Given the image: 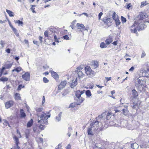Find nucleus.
<instances>
[{
  "label": "nucleus",
  "instance_id": "47",
  "mask_svg": "<svg viewBox=\"0 0 149 149\" xmlns=\"http://www.w3.org/2000/svg\"><path fill=\"white\" fill-rule=\"evenodd\" d=\"M63 38L64 39L66 40H69V38L68 37V36L67 35H66L63 36Z\"/></svg>",
  "mask_w": 149,
  "mask_h": 149
},
{
  "label": "nucleus",
  "instance_id": "63",
  "mask_svg": "<svg viewBox=\"0 0 149 149\" xmlns=\"http://www.w3.org/2000/svg\"><path fill=\"white\" fill-rule=\"evenodd\" d=\"M45 102V97L44 96H43L42 97V104L44 103Z\"/></svg>",
  "mask_w": 149,
  "mask_h": 149
},
{
  "label": "nucleus",
  "instance_id": "20",
  "mask_svg": "<svg viewBox=\"0 0 149 149\" xmlns=\"http://www.w3.org/2000/svg\"><path fill=\"white\" fill-rule=\"evenodd\" d=\"M93 127H91L88 128L87 132L88 135H93L92 132V129L93 128Z\"/></svg>",
  "mask_w": 149,
  "mask_h": 149
},
{
  "label": "nucleus",
  "instance_id": "4",
  "mask_svg": "<svg viewBox=\"0 0 149 149\" xmlns=\"http://www.w3.org/2000/svg\"><path fill=\"white\" fill-rule=\"evenodd\" d=\"M86 74L89 77H92L94 76L95 74V72L91 70V68L89 67H86L85 68Z\"/></svg>",
  "mask_w": 149,
  "mask_h": 149
},
{
  "label": "nucleus",
  "instance_id": "29",
  "mask_svg": "<svg viewBox=\"0 0 149 149\" xmlns=\"http://www.w3.org/2000/svg\"><path fill=\"white\" fill-rule=\"evenodd\" d=\"M14 22L15 24H18V25H21V26L23 24V22L22 21H21L20 20H14Z\"/></svg>",
  "mask_w": 149,
  "mask_h": 149
},
{
  "label": "nucleus",
  "instance_id": "49",
  "mask_svg": "<svg viewBox=\"0 0 149 149\" xmlns=\"http://www.w3.org/2000/svg\"><path fill=\"white\" fill-rule=\"evenodd\" d=\"M42 110H43V108H38L37 109H36V111L37 112H41V111H42Z\"/></svg>",
  "mask_w": 149,
  "mask_h": 149
},
{
  "label": "nucleus",
  "instance_id": "14",
  "mask_svg": "<svg viewBox=\"0 0 149 149\" xmlns=\"http://www.w3.org/2000/svg\"><path fill=\"white\" fill-rule=\"evenodd\" d=\"M132 94L134 98L137 97L138 96V93L137 91L135 89H133L132 91Z\"/></svg>",
  "mask_w": 149,
  "mask_h": 149
},
{
  "label": "nucleus",
  "instance_id": "53",
  "mask_svg": "<svg viewBox=\"0 0 149 149\" xmlns=\"http://www.w3.org/2000/svg\"><path fill=\"white\" fill-rule=\"evenodd\" d=\"M44 126L41 124H40L39 126L40 128L42 130H43L44 129Z\"/></svg>",
  "mask_w": 149,
  "mask_h": 149
},
{
  "label": "nucleus",
  "instance_id": "45",
  "mask_svg": "<svg viewBox=\"0 0 149 149\" xmlns=\"http://www.w3.org/2000/svg\"><path fill=\"white\" fill-rule=\"evenodd\" d=\"M35 6L33 5L32 6V7L31 8V10L33 13H36V12L34 10L35 8H34V7H35Z\"/></svg>",
  "mask_w": 149,
  "mask_h": 149
},
{
  "label": "nucleus",
  "instance_id": "52",
  "mask_svg": "<svg viewBox=\"0 0 149 149\" xmlns=\"http://www.w3.org/2000/svg\"><path fill=\"white\" fill-rule=\"evenodd\" d=\"M103 14V13L101 12L98 15V17H99V19H100L101 18V17L102 16V15Z\"/></svg>",
  "mask_w": 149,
  "mask_h": 149
},
{
  "label": "nucleus",
  "instance_id": "22",
  "mask_svg": "<svg viewBox=\"0 0 149 149\" xmlns=\"http://www.w3.org/2000/svg\"><path fill=\"white\" fill-rule=\"evenodd\" d=\"M139 146L137 144L134 143L131 144V147L133 149H137Z\"/></svg>",
  "mask_w": 149,
  "mask_h": 149
},
{
  "label": "nucleus",
  "instance_id": "39",
  "mask_svg": "<svg viewBox=\"0 0 149 149\" xmlns=\"http://www.w3.org/2000/svg\"><path fill=\"white\" fill-rule=\"evenodd\" d=\"M15 69L16 72H19L22 69V68L20 67H18Z\"/></svg>",
  "mask_w": 149,
  "mask_h": 149
},
{
  "label": "nucleus",
  "instance_id": "12",
  "mask_svg": "<svg viewBox=\"0 0 149 149\" xmlns=\"http://www.w3.org/2000/svg\"><path fill=\"white\" fill-rule=\"evenodd\" d=\"M98 121H95L94 123L93 122L90 124V126L93 127L96 126V128L94 129V130H97L98 129Z\"/></svg>",
  "mask_w": 149,
  "mask_h": 149
},
{
  "label": "nucleus",
  "instance_id": "16",
  "mask_svg": "<svg viewBox=\"0 0 149 149\" xmlns=\"http://www.w3.org/2000/svg\"><path fill=\"white\" fill-rule=\"evenodd\" d=\"M52 76L55 79H57L58 77V74L54 71H52L51 72Z\"/></svg>",
  "mask_w": 149,
  "mask_h": 149
},
{
  "label": "nucleus",
  "instance_id": "23",
  "mask_svg": "<svg viewBox=\"0 0 149 149\" xmlns=\"http://www.w3.org/2000/svg\"><path fill=\"white\" fill-rule=\"evenodd\" d=\"M112 41V38H109L105 40V42L106 43V44L109 45L111 43V42Z\"/></svg>",
  "mask_w": 149,
  "mask_h": 149
},
{
  "label": "nucleus",
  "instance_id": "27",
  "mask_svg": "<svg viewBox=\"0 0 149 149\" xmlns=\"http://www.w3.org/2000/svg\"><path fill=\"white\" fill-rule=\"evenodd\" d=\"M115 21L116 25L117 27L120 24L121 22L118 18H116V19Z\"/></svg>",
  "mask_w": 149,
  "mask_h": 149
},
{
  "label": "nucleus",
  "instance_id": "7",
  "mask_svg": "<svg viewBox=\"0 0 149 149\" xmlns=\"http://www.w3.org/2000/svg\"><path fill=\"white\" fill-rule=\"evenodd\" d=\"M22 78L26 81H29L30 79V74L28 72H26L22 76Z\"/></svg>",
  "mask_w": 149,
  "mask_h": 149
},
{
  "label": "nucleus",
  "instance_id": "8",
  "mask_svg": "<svg viewBox=\"0 0 149 149\" xmlns=\"http://www.w3.org/2000/svg\"><path fill=\"white\" fill-rule=\"evenodd\" d=\"M67 82L65 81H61L60 84L58 86V90H61L62 88H64L65 86L67 84Z\"/></svg>",
  "mask_w": 149,
  "mask_h": 149
},
{
  "label": "nucleus",
  "instance_id": "32",
  "mask_svg": "<svg viewBox=\"0 0 149 149\" xmlns=\"http://www.w3.org/2000/svg\"><path fill=\"white\" fill-rule=\"evenodd\" d=\"M100 47L101 48H106L107 46L104 42H102L100 45Z\"/></svg>",
  "mask_w": 149,
  "mask_h": 149
},
{
  "label": "nucleus",
  "instance_id": "37",
  "mask_svg": "<svg viewBox=\"0 0 149 149\" xmlns=\"http://www.w3.org/2000/svg\"><path fill=\"white\" fill-rule=\"evenodd\" d=\"M121 20L123 23H125L126 21V19L123 16L121 17Z\"/></svg>",
  "mask_w": 149,
  "mask_h": 149
},
{
  "label": "nucleus",
  "instance_id": "26",
  "mask_svg": "<svg viewBox=\"0 0 149 149\" xmlns=\"http://www.w3.org/2000/svg\"><path fill=\"white\" fill-rule=\"evenodd\" d=\"M8 78H7L5 77H2L0 79V81H6L8 80Z\"/></svg>",
  "mask_w": 149,
  "mask_h": 149
},
{
  "label": "nucleus",
  "instance_id": "38",
  "mask_svg": "<svg viewBox=\"0 0 149 149\" xmlns=\"http://www.w3.org/2000/svg\"><path fill=\"white\" fill-rule=\"evenodd\" d=\"M110 18H107L106 19H104L103 20V21L104 22V23H106V24H108L107 22L109 21V22L110 21Z\"/></svg>",
  "mask_w": 149,
  "mask_h": 149
},
{
  "label": "nucleus",
  "instance_id": "33",
  "mask_svg": "<svg viewBox=\"0 0 149 149\" xmlns=\"http://www.w3.org/2000/svg\"><path fill=\"white\" fill-rule=\"evenodd\" d=\"M86 95L88 97L91 95V92L89 90H87L86 91Z\"/></svg>",
  "mask_w": 149,
  "mask_h": 149
},
{
  "label": "nucleus",
  "instance_id": "59",
  "mask_svg": "<svg viewBox=\"0 0 149 149\" xmlns=\"http://www.w3.org/2000/svg\"><path fill=\"white\" fill-rule=\"evenodd\" d=\"M105 78L106 79L107 81H109L111 80V77H106Z\"/></svg>",
  "mask_w": 149,
  "mask_h": 149
},
{
  "label": "nucleus",
  "instance_id": "43",
  "mask_svg": "<svg viewBox=\"0 0 149 149\" xmlns=\"http://www.w3.org/2000/svg\"><path fill=\"white\" fill-rule=\"evenodd\" d=\"M15 140V144L16 145L18 144L19 143V139H18L16 136L14 137Z\"/></svg>",
  "mask_w": 149,
  "mask_h": 149
},
{
  "label": "nucleus",
  "instance_id": "36",
  "mask_svg": "<svg viewBox=\"0 0 149 149\" xmlns=\"http://www.w3.org/2000/svg\"><path fill=\"white\" fill-rule=\"evenodd\" d=\"M5 44L4 41L3 40H1L0 41V44L1 45V47L3 48L4 47V45Z\"/></svg>",
  "mask_w": 149,
  "mask_h": 149
},
{
  "label": "nucleus",
  "instance_id": "44",
  "mask_svg": "<svg viewBox=\"0 0 149 149\" xmlns=\"http://www.w3.org/2000/svg\"><path fill=\"white\" fill-rule=\"evenodd\" d=\"M43 81L45 83H47L49 82V80L46 77H44L43 78Z\"/></svg>",
  "mask_w": 149,
  "mask_h": 149
},
{
  "label": "nucleus",
  "instance_id": "50",
  "mask_svg": "<svg viewBox=\"0 0 149 149\" xmlns=\"http://www.w3.org/2000/svg\"><path fill=\"white\" fill-rule=\"evenodd\" d=\"M44 35L45 37H48L49 36H48V31H45V32H44Z\"/></svg>",
  "mask_w": 149,
  "mask_h": 149
},
{
  "label": "nucleus",
  "instance_id": "6",
  "mask_svg": "<svg viewBox=\"0 0 149 149\" xmlns=\"http://www.w3.org/2000/svg\"><path fill=\"white\" fill-rule=\"evenodd\" d=\"M148 17L147 15L145 13H140L138 16L136 17L135 21H140L143 19L147 18Z\"/></svg>",
  "mask_w": 149,
  "mask_h": 149
},
{
  "label": "nucleus",
  "instance_id": "1",
  "mask_svg": "<svg viewBox=\"0 0 149 149\" xmlns=\"http://www.w3.org/2000/svg\"><path fill=\"white\" fill-rule=\"evenodd\" d=\"M146 27V26L143 23L139 22V21H135L134 23L131 27V32L136 33L137 30L139 31L142 30Z\"/></svg>",
  "mask_w": 149,
  "mask_h": 149
},
{
  "label": "nucleus",
  "instance_id": "42",
  "mask_svg": "<svg viewBox=\"0 0 149 149\" xmlns=\"http://www.w3.org/2000/svg\"><path fill=\"white\" fill-rule=\"evenodd\" d=\"M62 146L61 145V144L59 143L57 146L55 148V149H62Z\"/></svg>",
  "mask_w": 149,
  "mask_h": 149
},
{
  "label": "nucleus",
  "instance_id": "2",
  "mask_svg": "<svg viewBox=\"0 0 149 149\" xmlns=\"http://www.w3.org/2000/svg\"><path fill=\"white\" fill-rule=\"evenodd\" d=\"M49 112H48L45 113L44 112H42V114L41 115L40 118L41 119H38V123L41 124H47L48 122L46 120L50 117V115H47V114H48Z\"/></svg>",
  "mask_w": 149,
  "mask_h": 149
},
{
  "label": "nucleus",
  "instance_id": "58",
  "mask_svg": "<svg viewBox=\"0 0 149 149\" xmlns=\"http://www.w3.org/2000/svg\"><path fill=\"white\" fill-rule=\"evenodd\" d=\"M5 69H6V67H5V66H4V67H3L2 68V69H1V73H2L3 72V70Z\"/></svg>",
  "mask_w": 149,
  "mask_h": 149
},
{
  "label": "nucleus",
  "instance_id": "64",
  "mask_svg": "<svg viewBox=\"0 0 149 149\" xmlns=\"http://www.w3.org/2000/svg\"><path fill=\"white\" fill-rule=\"evenodd\" d=\"M15 149H19V147L18 146V144L16 145V147H15Z\"/></svg>",
  "mask_w": 149,
  "mask_h": 149
},
{
  "label": "nucleus",
  "instance_id": "3",
  "mask_svg": "<svg viewBox=\"0 0 149 149\" xmlns=\"http://www.w3.org/2000/svg\"><path fill=\"white\" fill-rule=\"evenodd\" d=\"M85 91H77L75 92V95L77 98V105L80 104L84 101V99L81 97V95L84 93Z\"/></svg>",
  "mask_w": 149,
  "mask_h": 149
},
{
  "label": "nucleus",
  "instance_id": "46",
  "mask_svg": "<svg viewBox=\"0 0 149 149\" xmlns=\"http://www.w3.org/2000/svg\"><path fill=\"white\" fill-rule=\"evenodd\" d=\"M116 14L115 12L114 13L113 15V19L115 20L116 19V18H118L117 17H116Z\"/></svg>",
  "mask_w": 149,
  "mask_h": 149
},
{
  "label": "nucleus",
  "instance_id": "31",
  "mask_svg": "<svg viewBox=\"0 0 149 149\" xmlns=\"http://www.w3.org/2000/svg\"><path fill=\"white\" fill-rule=\"evenodd\" d=\"M72 130V128L71 127H68V133H67V135L69 137L71 136V132Z\"/></svg>",
  "mask_w": 149,
  "mask_h": 149
},
{
  "label": "nucleus",
  "instance_id": "19",
  "mask_svg": "<svg viewBox=\"0 0 149 149\" xmlns=\"http://www.w3.org/2000/svg\"><path fill=\"white\" fill-rule=\"evenodd\" d=\"M20 117L22 118H24L26 116L25 113L24 112V110L22 109L20 110Z\"/></svg>",
  "mask_w": 149,
  "mask_h": 149
},
{
  "label": "nucleus",
  "instance_id": "54",
  "mask_svg": "<svg viewBox=\"0 0 149 149\" xmlns=\"http://www.w3.org/2000/svg\"><path fill=\"white\" fill-rule=\"evenodd\" d=\"M6 52L8 53H10V49L9 48H7L6 50Z\"/></svg>",
  "mask_w": 149,
  "mask_h": 149
},
{
  "label": "nucleus",
  "instance_id": "48",
  "mask_svg": "<svg viewBox=\"0 0 149 149\" xmlns=\"http://www.w3.org/2000/svg\"><path fill=\"white\" fill-rule=\"evenodd\" d=\"M131 3H127L126 5L127 6L126 8L128 9H129L131 6Z\"/></svg>",
  "mask_w": 149,
  "mask_h": 149
},
{
  "label": "nucleus",
  "instance_id": "40",
  "mask_svg": "<svg viewBox=\"0 0 149 149\" xmlns=\"http://www.w3.org/2000/svg\"><path fill=\"white\" fill-rule=\"evenodd\" d=\"M24 87H25L24 86H22V84H20L18 86L17 90H20L22 88H24Z\"/></svg>",
  "mask_w": 149,
  "mask_h": 149
},
{
  "label": "nucleus",
  "instance_id": "17",
  "mask_svg": "<svg viewBox=\"0 0 149 149\" xmlns=\"http://www.w3.org/2000/svg\"><path fill=\"white\" fill-rule=\"evenodd\" d=\"M33 119H31V120L28 122L27 124V127H31L33 125Z\"/></svg>",
  "mask_w": 149,
  "mask_h": 149
},
{
  "label": "nucleus",
  "instance_id": "25",
  "mask_svg": "<svg viewBox=\"0 0 149 149\" xmlns=\"http://www.w3.org/2000/svg\"><path fill=\"white\" fill-rule=\"evenodd\" d=\"M20 94L19 93H16L15 95V100H20L21 97L20 96Z\"/></svg>",
  "mask_w": 149,
  "mask_h": 149
},
{
  "label": "nucleus",
  "instance_id": "15",
  "mask_svg": "<svg viewBox=\"0 0 149 149\" xmlns=\"http://www.w3.org/2000/svg\"><path fill=\"white\" fill-rule=\"evenodd\" d=\"M62 116V112H60L58 115L56 117L55 120L56 121L58 122L61 120Z\"/></svg>",
  "mask_w": 149,
  "mask_h": 149
},
{
  "label": "nucleus",
  "instance_id": "57",
  "mask_svg": "<svg viewBox=\"0 0 149 149\" xmlns=\"http://www.w3.org/2000/svg\"><path fill=\"white\" fill-rule=\"evenodd\" d=\"M146 56V54L144 52H142V55L141 56V58H143Z\"/></svg>",
  "mask_w": 149,
  "mask_h": 149
},
{
  "label": "nucleus",
  "instance_id": "21",
  "mask_svg": "<svg viewBox=\"0 0 149 149\" xmlns=\"http://www.w3.org/2000/svg\"><path fill=\"white\" fill-rule=\"evenodd\" d=\"M6 12H7V13L10 17L14 16V13L12 11L6 9Z\"/></svg>",
  "mask_w": 149,
  "mask_h": 149
},
{
  "label": "nucleus",
  "instance_id": "56",
  "mask_svg": "<svg viewBox=\"0 0 149 149\" xmlns=\"http://www.w3.org/2000/svg\"><path fill=\"white\" fill-rule=\"evenodd\" d=\"M42 39L43 38L41 36H39V39L41 43H42V42H43V41L42 40Z\"/></svg>",
  "mask_w": 149,
  "mask_h": 149
},
{
  "label": "nucleus",
  "instance_id": "41",
  "mask_svg": "<svg viewBox=\"0 0 149 149\" xmlns=\"http://www.w3.org/2000/svg\"><path fill=\"white\" fill-rule=\"evenodd\" d=\"M122 111H123V114L124 115H126L127 112V110L124 109H122Z\"/></svg>",
  "mask_w": 149,
  "mask_h": 149
},
{
  "label": "nucleus",
  "instance_id": "34",
  "mask_svg": "<svg viewBox=\"0 0 149 149\" xmlns=\"http://www.w3.org/2000/svg\"><path fill=\"white\" fill-rule=\"evenodd\" d=\"M49 29L52 33H54L55 32L56 29L53 27L49 28Z\"/></svg>",
  "mask_w": 149,
  "mask_h": 149
},
{
  "label": "nucleus",
  "instance_id": "30",
  "mask_svg": "<svg viewBox=\"0 0 149 149\" xmlns=\"http://www.w3.org/2000/svg\"><path fill=\"white\" fill-rule=\"evenodd\" d=\"M76 20H74L71 23V24L70 25V27H71L72 29H74V26L76 22Z\"/></svg>",
  "mask_w": 149,
  "mask_h": 149
},
{
  "label": "nucleus",
  "instance_id": "24",
  "mask_svg": "<svg viewBox=\"0 0 149 149\" xmlns=\"http://www.w3.org/2000/svg\"><path fill=\"white\" fill-rule=\"evenodd\" d=\"M133 104L134 105L132 106V108L135 109L136 108V106H137V107L138 106H139L140 105V102H138V103H136L135 102H134L133 103Z\"/></svg>",
  "mask_w": 149,
  "mask_h": 149
},
{
  "label": "nucleus",
  "instance_id": "5",
  "mask_svg": "<svg viewBox=\"0 0 149 149\" xmlns=\"http://www.w3.org/2000/svg\"><path fill=\"white\" fill-rule=\"evenodd\" d=\"M143 82V81L142 80L138 78L135 81V86L136 88L143 89L144 88Z\"/></svg>",
  "mask_w": 149,
  "mask_h": 149
},
{
  "label": "nucleus",
  "instance_id": "35",
  "mask_svg": "<svg viewBox=\"0 0 149 149\" xmlns=\"http://www.w3.org/2000/svg\"><path fill=\"white\" fill-rule=\"evenodd\" d=\"M147 3H146V1H143L141 2V6L140 7L142 8L145 6H146L147 4Z\"/></svg>",
  "mask_w": 149,
  "mask_h": 149
},
{
  "label": "nucleus",
  "instance_id": "61",
  "mask_svg": "<svg viewBox=\"0 0 149 149\" xmlns=\"http://www.w3.org/2000/svg\"><path fill=\"white\" fill-rule=\"evenodd\" d=\"M71 147V146L70 144H69L66 147V149H70V148Z\"/></svg>",
  "mask_w": 149,
  "mask_h": 149
},
{
  "label": "nucleus",
  "instance_id": "9",
  "mask_svg": "<svg viewBox=\"0 0 149 149\" xmlns=\"http://www.w3.org/2000/svg\"><path fill=\"white\" fill-rule=\"evenodd\" d=\"M13 102L10 100L8 102H6L5 104V106L6 109H8L13 105Z\"/></svg>",
  "mask_w": 149,
  "mask_h": 149
},
{
  "label": "nucleus",
  "instance_id": "18",
  "mask_svg": "<svg viewBox=\"0 0 149 149\" xmlns=\"http://www.w3.org/2000/svg\"><path fill=\"white\" fill-rule=\"evenodd\" d=\"M78 72L77 73V75L79 77V79H81V78H82L83 77V76L84 75V74L82 72V71L79 70L78 71V70L77 71Z\"/></svg>",
  "mask_w": 149,
  "mask_h": 149
},
{
  "label": "nucleus",
  "instance_id": "55",
  "mask_svg": "<svg viewBox=\"0 0 149 149\" xmlns=\"http://www.w3.org/2000/svg\"><path fill=\"white\" fill-rule=\"evenodd\" d=\"M134 69V67L132 66L129 69V71L130 72H132L133 71Z\"/></svg>",
  "mask_w": 149,
  "mask_h": 149
},
{
  "label": "nucleus",
  "instance_id": "13",
  "mask_svg": "<svg viewBox=\"0 0 149 149\" xmlns=\"http://www.w3.org/2000/svg\"><path fill=\"white\" fill-rule=\"evenodd\" d=\"M142 73V76L149 77V68H148L147 70L143 71Z\"/></svg>",
  "mask_w": 149,
  "mask_h": 149
},
{
  "label": "nucleus",
  "instance_id": "51",
  "mask_svg": "<svg viewBox=\"0 0 149 149\" xmlns=\"http://www.w3.org/2000/svg\"><path fill=\"white\" fill-rule=\"evenodd\" d=\"M33 42L34 44L38 46H39V44L38 41L34 40L33 41Z\"/></svg>",
  "mask_w": 149,
  "mask_h": 149
},
{
  "label": "nucleus",
  "instance_id": "28",
  "mask_svg": "<svg viewBox=\"0 0 149 149\" xmlns=\"http://www.w3.org/2000/svg\"><path fill=\"white\" fill-rule=\"evenodd\" d=\"M12 65V63H10L9 64H6L5 65V66L6 68V69H8L10 68Z\"/></svg>",
  "mask_w": 149,
  "mask_h": 149
},
{
  "label": "nucleus",
  "instance_id": "60",
  "mask_svg": "<svg viewBox=\"0 0 149 149\" xmlns=\"http://www.w3.org/2000/svg\"><path fill=\"white\" fill-rule=\"evenodd\" d=\"M14 33H15V35H16V36H17V37L19 36V34L17 32V31L16 32H14Z\"/></svg>",
  "mask_w": 149,
  "mask_h": 149
},
{
  "label": "nucleus",
  "instance_id": "62",
  "mask_svg": "<svg viewBox=\"0 0 149 149\" xmlns=\"http://www.w3.org/2000/svg\"><path fill=\"white\" fill-rule=\"evenodd\" d=\"M104 114L103 113L102 115L99 116V118H101V119H102L103 117V116Z\"/></svg>",
  "mask_w": 149,
  "mask_h": 149
},
{
  "label": "nucleus",
  "instance_id": "10",
  "mask_svg": "<svg viewBox=\"0 0 149 149\" xmlns=\"http://www.w3.org/2000/svg\"><path fill=\"white\" fill-rule=\"evenodd\" d=\"M76 26L77 29L80 30L83 29L85 30H87L86 29H85V26L82 24H80L79 23H77L76 24Z\"/></svg>",
  "mask_w": 149,
  "mask_h": 149
},
{
  "label": "nucleus",
  "instance_id": "11",
  "mask_svg": "<svg viewBox=\"0 0 149 149\" xmlns=\"http://www.w3.org/2000/svg\"><path fill=\"white\" fill-rule=\"evenodd\" d=\"M77 84V78H76L75 80H72L70 86L71 88H73L76 86Z\"/></svg>",
  "mask_w": 149,
  "mask_h": 149
}]
</instances>
